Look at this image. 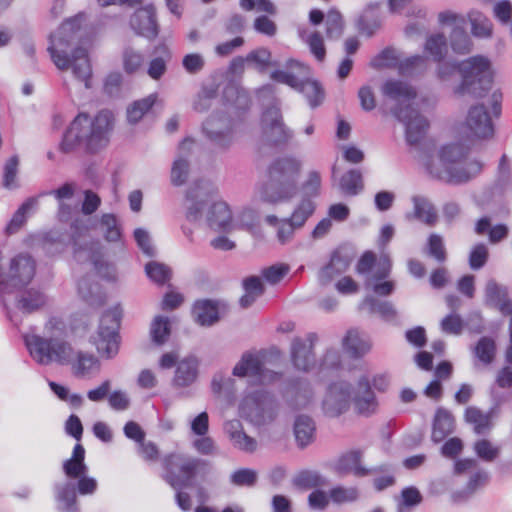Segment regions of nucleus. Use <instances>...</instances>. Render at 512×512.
Segmentation results:
<instances>
[{"mask_svg": "<svg viewBox=\"0 0 512 512\" xmlns=\"http://www.w3.org/2000/svg\"><path fill=\"white\" fill-rule=\"evenodd\" d=\"M114 124V114L108 109L100 110L94 117L80 112L64 132L59 149L71 153L83 148L87 154H96L108 146Z\"/></svg>", "mask_w": 512, "mask_h": 512, "instance_id": "nucleus-1", "label": "nucleus"}, {"mask_svg": "<svg viewBox=\"0 0 512 512\" xmlns=\"http://www.w3.org/2000/svg\"><path fill=\"white\" fill-rule=\"evenodd\" d=\"M83 22V14L65 20L59 29L50 35L47 51L59 70L72 69L75 78L83 82L86 88H90L92 68L88 52L82 47H72L73 34L81 29Z\"/></svg>", "mask_w": 512, "mask_h": 512, "instance_id": "nucleus-2", "label": "nucleus"}, {"mask_svg": "<svg viewBox=\"0 0 512 512\" xmlns=\"http://www.w3.org/2000/svg\"><path fill=\"white\" fill-rule=\"evenodd\" d=\"M383 94L397 102L393 110L395 117L405 125V138L409 145L419 144L429 129L428 120L412 107L417 93L415 89L400 80H388Z\"/></svg>", "mask_w": 512, "mask_h": 512, "instance_id": "nucleus-3", "label": "nucleus"}, {"mask_svg": "<svg viewBox=\"0 0 512 512\" xmlns=\"http://www.w3.org/2000/svg\"><path fill=\"white\" fill-rule=\"evenodd\" d=\"M467 149L459 143H452L441 147L437 158H430L426 163L428 173L435 179L449 184H459L474 178L483 169L479 160H473L462 167L457 164L465 158Z\"/></svg>", "mask_w": 512, "mask_h": 512, "instance_id": "nucleus-4", "label": "nucleus"}, {"mask_svg": "<svg viewBox=\"0 0 512 512\" xmlns=\"http://www.w3.org/2000/svg\"><path fill=\"white\" fill-rule=\"evenodd\" d=\"M457 70L461 76L460 84L455 88V94H466L482 97L490 89L493 82V70L490 60L482 55L469 57L457 64H444L438 69L440 78H445Z\"/></svg>", "mask_w": 512, "mask_h": 512, "instance_id": "nucleus-5", "label": "nucleus"}, {"mask_svg": "<svg viewBox=\"0 0 512 512\" xmlns=\"http://www.w3.org/2000/svg\"><path fill=\"white\" fill-rule=\"evenodd\" d=\"M301 171V162L295 157L276 159L266 171L262 198L269 203L290 199L296 193V181Z\"/></svg>", "mask_w": 512, "mask_h": 512, "instance_id": "nucleus-6", "label": "nucleus"}, {"mask_svg": "<svg viewBox=\"0 0 512 512\" xmlns=\"http://www.w3.org/2000/svg\"><path fill=\"white\" fill-rule=\"evenodd\" d=\"M24 341L31 357L42 365L53 362L67 364L73 356L72 345L58 337L47 339L39 335H26Z\"/></svg>", "mask_w": 512, "mask_h": 512, "instance_id": "nucleus-7", "label": "nucleus"}, {"mask_svg": "<svg viewBox=\"0 0 512 512\" xmlns=\"http://www.w3.org/2000/svg\"><path fill=\"white\" fill-rule=\"evenodd\" d=\"M121 318L122 309L119 305L105 310L100 316L98 328L92 336V343L103 358L110 359L119 351Z\"/></svg>", "mask_w": 512, "mask_h": 512, "instance_id": "nucleus-8", "label": "nucleus"}, {"mask_svg": "<svg viewBox=\"0 0 512 512\" xmlns=\"http://www.w3.org/2000/svg\"><path fill=\"white\" fill-rule=\"evenodd\" d=\"M467 138L471 141L489 140L494 136V124L483 104L470 107L465 119Z\"/></svg>", "mask_w": 512, "mask_h": 512, "instance_id": "nucleus-9", "label": "nucleus"}, {"mask_svg": "<svg viewBox=\"0 0 512 512\" xmlns=\"http://www.w3.org/2000/svg\"><path fill=\"white\" fill-rule=\"evenodd\" d=\"M261 129L266 140L273 145L285 144L292 136L283 122L280 109L276 106H271L263 112Z\"/></svg>", "mask_w": 512, "mask_h": 512, "instance_id": "nucleus-10", "label": "nucleus"}, {"mask_svg": "<svg viewBox=\"0 0 512 512\" xmlns=\"http://www.w3.org/2000/svg\"><path fill=\"white\" fill-rule=\"evenodd\" d=\"M265 362L264 354H243L241 360L235 365L233 375L237 377L255 376L259 378L260 383L264 384L275 380L280 375L270 372L263 368Z\"/></svg>", "mask_w": 512, "mask_h": 512, "instance_id": "nucleus-11", "label": "nucleus"}, {"mask_svg": "<svg viewBox=\"0 0 512 512\" xmlns=\"http://www.w3.org/2000/svg\"><path fill=\"white\" fill-rule=\"evenodd\" d=\"M426 59L423 56L415 55L402 61H398L395 51L391 48H385L371 61L374 68H383L398 66L401 74H412L425 67Z\"/></svg>", "mask_w": 512, "mask_h": 512, "instance_id": "nucleus-12", "label": "nucleus"}, {"mask_svg": "<svg viewBox=\"0 0 512 512\" xmlns=\"http://www.w3.org/2000/svg\"><path fill=\"white\" fill-rule=\"evenodd\" d=\"M206 462L198 458L188 457L179 453H170L163 460L164 469L174 475L190 480L197 476Z\"/></svg>", "mask_w": 512, "mask_h": 512, "instance_id": "nucleus-13", "label": "nucleus"}, {"mask_svg": "<svg viewBox=\"0 0 512 512\" xmlns=\"http://www.w3.org/2000/svg\"><path fill=\"white\" fill-rule=\"evenodd\" d=\"M350 389V384L346 382L333 383L329 386L328 394L323 401V411L327 417H338L348 410Z\"/></svg>", "mask_w": 512, "mask_h": 512, "instance_id": "nucleus-14", "label": "nucleus"}, {"mask_svg": "<svg viewBox=\"0 0 512 512\" xmlns=\"http://www.w3.org/2000/svg\"><path fill=\"white\" fill-rule=\"evenodd\" d=\"M130 25L138 35L148 40L155 39L159 34L155 7L148 5L136 10L131 17Z\"/></svg>", "mask_w": 512, "mask_h": 512, "instance_id": "nucleus-15", "label": "nucleus"}, {"mask_svg": "<svg viewBox=\"0 0 512 512\" xmlns=\"http://www.w3.org/2000/svg\"><path fill=\"white\" fill-rule=\"evenodd\" d=\"M171 59L172 51L170 47L166 43L157 44L145 65L147 75L155 81L160 80L166 74Z\"/></svg>", "mask_w": 512, "mask_h": 512, "instance_id": "nucleus-16", "label": "nucleus"}, {"mask_svg": "<svg viewBox=\"0 0 512 512\" xmlns=\"http://www.w3.org/2000/svg\"><path fill=\"white\" fill-rule=\"evenodd\" d=\"M315 340V334L308 336V344L300 338L294 339L291 347V358L297 369L309 371L314 365L313 343Z\"/></svg>", "mask_w": 512, "mask_h": 512, "instance_id": "nucleus-17", "label": "nucleus"}, {"mask_svg": "<svg viewBox=\"0 0 512 512\" xmlns=\"http://www.w3.org/2000/svg\"><path fill=\"white\" fill-rule=\"evenodd\" d=\"M173 489L176 491L177 505L183 511H189L192 508V498L190 492H197V502L205 503L208 499V494L205 489L200 485V482H170Z\"/></svg>", "mask_w": 512, "mask_h": 512, "instance_id": "nucleus-18", "label": "nucleus"}, {"mask_svg": "<svg viewBox=\"0 0 512 512\" xmlns=\"http://www.w3.org/2000/svg\"><path fill=\"white\" fill-rule=\"evenodd\" d=\"M54 499L58 512H79L76 482H57L54 486Z\"/></svg>", "mask_w": 512, "mask_h": 512, "instance_id": "nucleus-19", "label": "nucleus"}, {"mask_svg": "<svg viewBox=\"0 0 512 512\" xmlns=\"http://www.w3.org/2000/svg\"><path fill=\"white\" fill-rule=\"evenodd\" d=\"M493 412H484L475 406H468L464 411V420L473 427L476 435L489 434L494 426Z\"/></svg>", "mask_w": 512, "mask_h": 512, "instance_id": "nucleus-20", "label": "nucleus"}, {"mask_svg": "<svg viewBox=\"0 0 512 512\" xmlns=\"http://www.w3.org/2000/svg\"><path fill=\"white\" fill-rule=\"evenodd\" d=\"M358 385L362 391L358 392L354 398L355 409L359 414L370 415L377 409L378 403L376 397L371 390L367 377H362Z\"/></svg>", "mask_w": 512, "mask_h": 512, "instance_id": "nucleus-21", "label": "nucleus"}, {"mask_svg": "<svg viewBox=\"0 0 512 512\" xmlns=\"http://www.w3.org/2000/svg\"><path fill=\"white\" fill-rule=\"evenodd\" d=\"M334 469L339 474L352 473L355 477L367 476L369 470L361 466V453L353 450L342 454L336 463Z\"/></svg>", "mask_w": 512, "mask_h": 512, "instance_id": "nucleus-22", "label": "nucleus"}, {"mask_svg": "<svg viewBox=\"0 0 512 512\" xmlns=\"http://www.w3.org/2000/svg\"><path fill=\"white\" fill-rule=\"evenodd\" d=\"M207 221L214 231H228L232 221L229 206L225 202H215L209 209Z\"/></svg>", "mask_w": 512, "mask_h": 512, "instance_id": "nucleus-23", "label": "nucleus"}, {"mask_svg": "<svg viewBox=\"0 0 512 512\" xmlns=\"http://www.w3.org/2000/svg\"><path fill=\"white\" fill-rule=\"evenodd\" d=\"M224 124L225 118L222 116H213L203 124V130L208 138L220 147H226L232 139L231 130H224Z\"/></svg>", "mask_w": 512, "mask_h": 512, "instance_id": "nucleus-24", "label": "nucleus"}, {"mask_svg": "<svg viewBox=\"0 0 512 512\" xmlns=\"http://www.w3.org/2000/svg\"><path fill=\"white\" fill-rule=\"evenodd\" d=\"M85 449L81 444H76L73 448L72 456L66 460L63 465L67 477L76 480H91L86 477V466L84 464Z\"/></svg>", "mask_w": 512, "mask_h": 512, "instance_id": "nucleus-25", "label": "nucleus"}, {"mask_svg": "<svg viewBox=\"0 0 512 512\" xmlns=\"http://www.w3.org/2000/svg\"><path fill=\"white\" fill-rule=\"evenodd\" d=\"M454 427L455 419L451 412L443 408L437 409L432 427V440L436 443L441 442L454 431Z\"/></svg>", "mask_w": 512, "mask_h": 512, "instance_id": "nucleus-26", "label": "nucleus"}, {"mask_svg": "<svg viewBox=\"0 0 512 512\" xmlns=\"http://www.w3.org/2000/svg\"><path fill=\"white\" fill-rule=\"evenodd\" d=\"M343 349L353 358H361L371 349L370 341L357 329H350L342 341Z\"/></svg>", "mask_w": 512, "mask_h": 512, "instance_id": "nucleus-27", "label": "nucleus"}, {"mask_svg": "<svg viewBox=\"0 0 512 512\" xmlns=\"http://www.w3.org/2000/svg\"><path fill=\"white\" fill-rule=\"evenodd\" d=\"M198 375V362L193 357H188L180 362L176 366L175 375L173 378V384L177 387H187L191 385L197 378Z\"/></svg>", "mask_w": 512, "mask_h": 512, "instance_id": "nucleus-28", "label": "nucleus"}, {"mask_svg": "<svg viewBox=\"0 0 512 512\" xmlns=\"http://www.w3.org/2000/svg\"><path fill=\"white\" fill-rule=\"evenodd\" d=\"M192 313L196 322L202 326L212 325L219 318L217 304L207 299L196 301Z\"/></svg>", "mask_w": 512, "mask_h": 512, "instance_id": "nucleus-29", "label": "nucleus"}, {"mask_svg": "<svg viewBox=\"0 0 512 512\" xmlns=\"http://www.w3.org/2000/svg\"><path fill=\"white\" fill-rule=\"evenodd\" d=\"M414 217L428 226H434L438 220L435 206L425 197L412 198Z\"/></svg>", "mask_w": 512, "mask_h": 512, "instance_id": "nucleus-30", "label": "nucleus"}, {"mask_svg": "<svg viewBox=\"0 0 512 512\" xmlns=\"http://www.w3.org/2000/svg\"><path fill=\"white\" fill-rule=\"evenodd\" d=\"M475 233L480 236L487 233L489 242L495 244L507 237L508 227L505 224L491 226L490 218L485 216L476 222Z\"/></svg>", "mask_w": 512, "mask_h": 512, "instance_id": "nucleus-31", "label": "nucleus"}, {"mask_svg": "<svg viewBox=\"0 0 512 512\" xmlns=\"http://www.w3.org/2000/svg\"><path fill=\"white\" fill-rule=\"evenodd\" d=\"M484 482H459L450 484L448 500L453 504L463 503L483 488Z\"/></svg>", "mask_w": 512, "mask_h": 512, "instance_id": "nucleus-32", "label": "nucleus"}, {"mask_svg": "<svg viewBox=\"0 0 512 512\" xmlns=\"http://www.w3.org/2000/svg\"><path fill=\"white\" fill-rule=\"evenodd\" d=\"M78 292L81 298L92 307L102 306L106 297L101 287L97 283H92L84 278L78 283Z\"/></svg>", "mask_w": 512, "mask_h": 512, "instance_id": "nucleus-33", "label": "nucleus"}, {"mask_svg": "<svg viewBox=\"0 0 512 512\" xmlns=\"http://www.w3.org/2000/svg\"><path fill=\"white\" fill-rule=\"evenodd\" d=\"M122 65L126 74L133 75L145 70V55L132 47H127L122 53Z\"/></svg>", "mask_w": 512, "mask_h": 512, "instance_id": "nucleus-34", "label": "nucleus"}, {"mask_svg": "<svg viewBox=\"0 0 512 512\" xmlns=\"http://www.w3.org/2000/svg\"><path fill=\"white\" fill-rule=\"evenodd\" d=\"M315 425L310 417L299 416L295 420L294 434L299 446L305 447L314 439Z\"/></svg>", "mask_w": 512, "mask_h": 512, "instance_id": "nucleus-35", "label": "nucleus"}, {"mask_svg": "<svg viewBox=\"0 0 512 512\" xmlns=\"http://www.w3.org/2000/svg\"><path fill=\"white\" fill-rule=\"evenodd\" d=\"M244 294L240 298L242 308L252 305L255 300L264 293L262 281L257 276H250L243 280Z\"/></svg>", "mask_w": 512, "mask_h": 512, "instance_id": "nucleus-36", "label": "nucleus"}, {"mask_svg": "<svg viewBox=\"0 0 512 512\" xmlns=\"http://www.w3.org/2000/svg\"><path fill=\"white\" fill-rule=\"evenodd\" d=\"M157 93H152L145 98L134 101L127 109V119L130 123H137L154 106L157 101Z\"/></svg>", "mask_w": 512, "mask_h": 512, "instance_id": "nucleus-37", "label": "nucleus"}, {"mask_svg": "<svg viewBox=\"0 0 512 512\" xmlns=\"http://www.w3.org/2000/svg\"><path fill=\"white\" fill-rule=\"evenodd\" d=\"M297 91L304 95L312 108L319 106L325 95L322 86L313 80H301Z\"/></svg>", "mask_w": 512, "mask_h": 512, "instance_id": "nucleus-38", "label": "nucleus"}, {"mask_svg": "<svg viewBox=\"0 0 512 512\" xmlns=\"http://www.w3.org/2000/svg\"><path fill=\"white\" fill-rule=\"evenodd\" d=\"M37 203V197H30L22 203L7 225L6 230L9 234L17 232L26 223L27 213L33 210L37 206Z\"/></svg>", "mask_w": 512, "mask_h": 512, "instance_id": "nucleus-39", "label": "nucleus"}, {"mask_svg": "<svg viewBox=\"0 0 512 512\" xmlns=\"http://www.w3.org/2000/svg\"><path fill=\"white\" fill-rule=\"evenodd\" d=\"M266 222L277 228V239L281 244L289 242L298 228L290 219L279 220L275 215H268Z\"/></svg>", "mask_w": 512, "mask_h": 512, "instance_id": "nucleus-40", "label": "nucleus"}, {"mask_svg": "<svg viewBox=\"0 0 512 512\" xmlns=\"http://www.w3.org/2000/svg\"><path fill=\"white\" fill-rule=\"evenodd\" d=\"M342 192L349 196L357 195L363 189L362 174L359 170H349L340 180Z\"/></svg>", "mask_w": 512, "mask_h": 512, "instance_id": "nucleus-41", "label": "nucleus"}, {"mask_svg": "<svg viewBox=\"0 0 512 512\" xmlns=\"http://www.w3.org/2000/svg\"><path fill=\"white\" fill-rule=\"evenodd\" d=\"M474 354L484 365H490L496 356V343L490 337H481L475 348Z\"/></svg>", "mask_w": 512, "mask_h": 512, "instance_id": "nucleus-42", "label": "nucleus"}, {"mask_svg": "<svg viewBox=\"0 0 512 512\" xmlns=\"http://www.w3.org/2000/svg\"><path fill=\"white\" fill-rule=\"evenodd\" d=\"M344 31V21L341 13L335 9L328 11L325 21V34L329 40L339 39Z\"/></svg>", "mask_w": 512, "mask_h": 512, "instance_id": "nucleus-43", "label": "nucleus"}, {"mask_svg": "<svg viewBox=\"0 0 512 512\" xmlns=\"http://www.w3.org/2000/svg\"><path fill=\"white\" fill-rule=\"evenodd\" d=\"M473 450L483 461L493 462L499 457L501 448L489 439L482 438L474 442Z\"/></svg>", "mask_w": 512, "mask_h": 512, "instance_id": "nucleus-44", "label": "nucleus"}, {"mask_svg": "<svg viewBox=\"0 0 512 512\" xmlns=\"http://www.w3.org/2000/svg\"><path fill=\"white\" fill-rule=\"evenodd\" d=\"M471 31L476 37H490L492 34L491 21L479 11H471L468 14Z\"/></svg>", "mask_w": 512, "mask_h": 512, "instance_id": "nucleus-45", "label": "nucleus"}, {"mask_svg": "<svg viewBox=\"0 0 512 512\" xmlns=\"http://www.w3.org/2000/svg\"><path fill=\"white\" fill-rule=\"evenodd\" d=\"M45 302V296L41 292L36 290H28L18 300L17 306L24 313H32L44 306Z\"/></svg>", "mask_w": 512, "mask_h": 512, "instance_id": "nucleus-46", "label": "nucleus"}, {"mask_svg": "<svg viewBox=\"0 0 512 512\" xmlns=\"http://www.w3.org/2000/svg\"><path fill=\"white\" fill-rule=\"evenodd\" d=\"M349 266L347 260L343 259L338 253L331 256L329 263L322 269L320 280L323 284L328 283L336 274L344 272Z\"/></svg>", "mask_w": 512, "mask_h": 512, "instance_id": "nucleus-47", "label": "nucleus"}, {"mask_svg": "<svg viewBox=\"0 0 512 512\" xmlns=\"http://www.w3.org/2000/svg\"><path fill=\"white\" fill-rule=\"evenodd\" d=\"M98 359L90 353L79 352L73 363V369L77 376H85L94 370L99 369Z\"/></svg>", "mask_w": 512, "mask_h": 512, "instance_id": "nucleus-48", "label": "nucleus"}, {"mask_svg": "<svg viewBox=\"0 0 512 512\" xmlns=\"http://www.w3.org/2000/svg\"><path fill=\"white\" fill-rule=\"evenodd\" d=\"M451 47L457 54H467L472 49V41L464 26L455 27L451 33Z\"/></svg>", "mask_w": 512, "mask_h": 512, "instance_id": "nucleus-49", "label": "nucleus"}, {"mask_svg": "<svg viewBox=\"0 0 512 512\" xmlns=\"http://www.w3.org/2000/svg\"><path fill=\"white\" fill-rule=\"evenodd\" d=\"M425 51L431 55L434 61L440 62L447 51V42L443 34L430 36L425 44Z\"/></svg>", "mask_w": 512, "mask_h": 512, "instance_id": "nucleus-50", "label": "nucleus"}, {"mask_svg": "<svg viewBox=\"0 0 512 512\" xmlns=\"http://www.w3.org/2000/svg\"><path fill=\"white\" fill-rule=\"evenodd\" d=\"M145 271L147 276L159 285L167 283L172 275L171 269L168 266L157 262L146 264Z\"/></svg>", "mask_w": 512, "mask_h": 512, "instance_id": "nucleus-51", "label": "nucleus"}, {"mask_svg": "<svg viewBox=\"0 0 512 512\" xmlns=\"http://www.w3.org/2000/svg\"><path fill=\"white\" fill-rule=\"evenodd\" d=\"M100 225L103 229L104 237L109 242L119 241L121 238V230L117 219L113 214H104L101 217Z\"/></svg>", "mask_w": 512, "mask_h": 512, "instance_id": "nucleus-52", "label": "nucleus"}, {"mask_svg": "<svg viewBox=\"0 0 512 512\" xmlns=\"http://www.w3.org/2000/svg\"><path fill=\"white\" fill-rule=\"evenodd\" d=\"M203 188L200 183H197L194 187H191L187 192V199L192 201V204L188 207L186 217L188 220L194 221L199 218L202 210V202L197 201L198 198H202L203 193L201 192Z\"/></svg>", "mask_w": 512, "mask_h": 512, "instance_id": "nucleus-53", "label": "nucleus"}, {"mask_svg": "<svg viewBox=\"0 0 512 512\" xmlns=\"http://www.w3.org/2000/svg\"><path fill=\"white\" fill-rule=\"evenodd\" d=\"M170 335L169 320L163 316H157L151 325V336L153 341L158 344H164Z\"/></svg>", "mask_w": 512, "mask_h": 512, "instance_id": "nucleus-54", "label": "nucleus"}, {"mask_svg": "<svg viewBox=\"0 0 512 512\" xmlns=\"http://www.w3.org/2000/svg\"><path fill=\"white\" fill-rule=\"evenodd\" d=\"M329 497L334 503L343 504L356 501L359 492L356 487L336 486L330 490Z\"/></svg>", "mask_w": 512, "mask_h": 512, "instance_id": "nucleus-55", "label": "nucleus"}, {"mask_svg": "<svg viewBox=\"0 0 512 512\" xmlns=\"http://www.w3.org/2000/svg\"><path fill=\"white\" fill-rule=\"evenodd\" d=\"M422 502V495L419 490L414 486L406 487L402 490L399 503L398 512H403L405 507H414Z\"/></svg>", "mask_w": 512, "mask_h": 512, "instance_id": "nucleus-56", "label": "nucleus"}, {"mask_svg": "<svg viewBox=\"0 0 512 512\" xmlns=\"http://www.w3.org/2000/svg\"><path fill=\"white\" fill-rule=\"evenodd\" d=\"M456 473H475L472 480H486L487 475L485 472L480 471L478 462L473 458H463L455 462Z\"/></svg>", "mask_w": 512, "mask_h": 512, "instance_id": "nucleus-57", "label": "nucleus"}, {"mask_svg": "<svg viewBox=\"0 0 512 512\" xmlns=\"http://www.w3.org/2000/svg\"><path fill=\"white\" fill-rule=\"evenodd\" d=\"M427 246L429 256L433 257L439 263L446 261L447 253L440 235L431 234L428 238Z\"/></svg>", "mask_w": 512, "mask_h": 512, "instance_id": "nucleus-58", "label": "nucleus"}, {"mask_svg": "<svg viewBox=\"0 0 512 512\" xmlns=\"http://www.w3.org/2000/svg\"><path fill=\"white\" fill-rule=\"evenodd\" d=\"M489 256L488 248L483 243H478L473 246L469 254V266L472 270H479L482 268Z\"/></svg>", "mask_w": 512, "mask_h": 512, "instance_id": "nucleus-59", "label": "nucleus"}, {"mask_svg": "<svg viewBox=\"0 0 512 512\" xmlns=\"http://www.w3.org/2000/svg\"><path fill=\"white\" fill-rule=\"evenodd\" d=\"M315 210L314 203L311 200H303L292 213L289 218L298 227H302L306 220L313 214Z\"/></svg>", "mask_w": 512, "mask_h": 512, "instance_id": "nucleus-60", "label": "nucleus"}, {"mask_svg": "<svg viewBox=\"0 0 512 512\" xmlns=\"http://www.w3.org/2000/svg\"><path fill=\"white\" fill-rule=\"evenodd\" d=\"M290 267L285 263H279L264 268L261 272L262 277L270 284L279 283L289 272Z\"/></svg>", "mask_w": 512, "mask_h": 512, "instance_id": "nucleus-61", "label": "nucleus"}, {"mask_svg": "<svg viewBox=\"0 0 512 512\" xmlns=\"http://www.w3.org/2000/svg\"><path fill=\"white\" fill-rule=\"evenodd\" d=\"M306 43L308 44L310 51L314 55V57L319 62L324 61L326 56V48L324 45L322 35L319 32L315 31L308 36Z\"/></svg>", "mask_w": 512, "mask_h": 512, "instance_id": "nucleus-62", "label": "nucleus"}, {"mask_svg": "<svg viewBox=\"0 0 512 512\" xmlns=\"http://www.w3.org/2000/svg\"><path fill=\"white\" fill-rule=\"evenodd\" d=\"M189 170V164L185 159H177L174 161L171 170V181L175 186H180L186 181Z\"/></svg>", "mask_w": 512, "mask_h": 512, "instance_id": "nucleus-63", "label": "nucleus"}, {"mask_svg": "<svg viewBox=\"0 0 512 512\" xmlns=\"http://www.w3.org/2000/svg\"><path fill=\"white\" fill-rule=\"evenodd\" d=\"M463 320L457 314H449L441 321V329L446 334L458 335L463 330Z\"/></svg>", "mask_w": 512, "mask_h": 512, "instance_id": "nucleus-64", "label": "nucleus"}]
</instances>
